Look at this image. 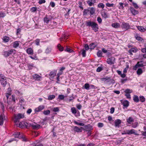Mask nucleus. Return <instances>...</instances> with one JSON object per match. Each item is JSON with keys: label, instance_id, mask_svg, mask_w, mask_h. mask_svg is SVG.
<instances>
[{"label": "nucleus", "instance_id": "1", "mask_svg": "<svg viewBox=\"0 0 146 146\" xmlns=\"http://www.w3.org/2000/svg\"><path fill=\"white\" fill-rule=\"evenodd\" d=\"M86 26L91 27L92 30L95 32H96L98 31L99 29L98 25L95 22L88 21L86 22Z\"/></svg>", "mask_w": 146, "mask_h": 146}, {"label": "nucleus", "instance_id": "2", "mask_svg": "<svg viewBox=\"0 0 146 146\" xmlns=\"http://www.w3.org/2000/svg\"><path fill=\"white\" fill-rule=\"evenodd\" d=\"M16 50H15L11 49L7 51H4L3 52V55L5 57H7L12 54H15Z\"/></svg>", "mask_w": 146, "mask_h": 146}, {"label": "nucleus", "instance_id": "3", "mask_svg": "<svg viewBox=\"0 0 146 146\" xmlns=\"http://www.w3.org/2000/svg\"><path fill=\"white\" fill-rule=\"evenodd\" d=\"M15 138H17L19 139L21 138L22 140L24 141H26V139L24 137V136L22 133H20L19 132H17L13 134Z\"/></svg>", "mask_w": 146, "mask_h": 146}, {"label": "nucleus", "instance_id": "4", "mask_svg": "<svg viewBox=\"0 0 146 146\" xmlns=\"http://www.w3.org/2000/svg\"><path fill=\"white\" fill-rule=\"evenodd\" d=\"M0 81L1 84L3 85V86L5 87L7 83L6 77L3 75L1 74H0Z\"/></svg>", "mask_w": 146, "mask_h": 146}, {"label": "nucleus", "instance_id": "5", "mask_svg": "<svg viewBox=\"0 0 146 146\" xmlns=\"http://www.w3.org/2000/svg\"><path fill=\"white\" fill-rule=\"evenodd\" d=\"M14 117L15 120V122L19 121L21 119L23 118L24 117V114L19 113L17 114H15Z\"/></svg>", "mask_w": 146, "mask_h": 146}, {"label": "nucleus", "instance_id": "6", "mask_svg": "<svg viewBox=\"0 0 146 146\" xmlns=\"http://www.w3.org/2000/svg\"><path fill=\"white\" fill-rule=\"evenodd\" d=\"M128 47H131V49L128 51L129 53L131 55H132L133 54L132 53H135L138 50L136 47L133 46L132 45H128Z\"/></svg>", "mask_w": 146, "mask_h": 146}, {"label": "nucleus", "instance_id": "7", "mask_svg": "<svg viewBox=\"0 0 146 146\" xmlns=\"http://www.w3.org/2000/svg\"><path fill=\"white\" fill-rule=\"evenodd\" d=\"M28 125L29 124L25 121L19 122L17 124V126L20 128H23L25 127H27L29 126Z\"/></svg>", "mask_w": 146, "mask_h": 146}, {"label": "nucleus", "instance_id": "8", "mask_svg": "<svg viewBox=\"0 0 146 146\" xmlns=\"http://www.w3.org/2000/svg\"><path fill=\"white\" fill-rule=\"evenodd\" d=\"M115 62V58L113 57L109 58L107 59V62L109 64H114Z\"/></svg>", "mask_w": 146, "mask_h": 146}, {"label": "nucleus", "instance_id": "9", "mask_svg": "<svg viewBox=\"0 0 146 146\" xmlns=\"http://www.w3.org/2000/svg\"><path fill=\"white\" fill-rule=\"evenodd\" d=\"M142 61H139L138 62L137 64L133 67V69L134 70H136L137 68L139 67H143L144 66L143 64L142 63Z\"/></svg>", "mask_w": 146, "mask_h": 146}, {"label": "nucleus", "instance_id": "10", "mask_svg": "<svg viewBox=\"0 0 146 146\" xmlns=\"http://www.w3.org/2000/svg\"><path fill=\"white\" fill-rule=\"evenodd\" d=\"M122 105L123 106V108H127L128 107V101L127 100H120Z\"/></svg>", "mask_w": 146, "mask_h": 146}, {"label": "nucleus", "instance_id": "11", "mask_svg": "<svg viewBox=\"0 0 146 146\" xmlns=\"http://www.w3.org/2000/svg\"><path fill=\"white\" fill-rule=\"evenodd\" d=\"M87 3L88 6L91 7L93 6L94 5V3H95V0H88L86 1Z\"/></svg>", "mask_w": 146, "mask_h": 146}, {"label": "nucleus", "instance_id": "12", "mask_svg": "<svg viewBox=\"0 0 146 146\" xmlns=\"http://www.w3.org/2000/svg\"><path fill=\"white\" fill-rule=\"evenodd\" d=\"M5 119V116L4 114H1L0 116V125H2L3 124Z\"/></svg>", "mask_w": 146, "mask_h": 146}, {"label": "nucleus", "instance_id": "13", "mask_svg": "<svg viewBox=\"0 0 146 146\" xmlns=\"http://www.w3.org/2000/svg\"><path fill=\"white\" fill-rule=\"evenodd\" d=\"M121 123V121L119 119H117L114 121L115 126L116 127H119Z\"/></svg>", "mask_w": 146, "mask_h": 146}, {"label": "nucleus", "instance_id": "14", "mask_svg": "<svg viewBox=\"0 0 146 146\" xmlns=\"http://www.w3.org/2000/svg\"><path fill=\"white\" fill-rule=\"evenodd\" d=\"M44 108V106L43 105H41L38 106V108H36L35 109V112H38L42 110Z\"/></svg>", "mask_w": 146, "mask_h": 146}, {"label": "nucleus", "instance_id": "15", "mask_svg": "<svg viewBox=\"0 0 146 146\" xmlns=\"http://www.w3.org/2000/svg\"><path fill=\"white\" fill-rule=\"evenodd\" d=\"M32 78L34 80L38 81L40 80L41 78V76L37 74L33 75L32 76Z\"/></svg>", "mask_w": 146, "mask_h": 146}, {"label": "nucleus", "instance_id": "16", "mask_svg": "<svg viewBox=\"0 0 146 146\" xmlns=\"http://www.w3.org/2000/svg\"><path fill=\"white\" fill-rule=\"evenodd\" d=\"M83 129V128L82 127L79 128L77 126H75L73 127V130L77 132H81L82 131V129Z\"/></svg>", "mask_w": 146, "mask_h": 146}, {"label": "nucleus", "instance_id": "17", "mask_svg": "<svg viewBox=\"0 0 146 146\" xmlns=\"http://www.w3.org/2000/svg\"><path fill=\"white\" fill-rule=\"evenodd\" d=\"M30 126L32 127L33 129H38L39 128L40 125L35 123L30 124Z\"/></svg>", "mask_w": 146, "mask_h": 146}, {"label": "nucleus", "instance_id": "18", "mask_svg": "<svg viewBox=\"0 0 146 146\" xmlns=\"http://www.w3.org/2000/svg\"><path fill=\"white\" fill-rule=\"evenodd\" d=\"M89 9L91 15H92L95 13L96 10L93 7H89Z\"/></svg>", "mask_w": 146, "mask_h": 146}, {"label": "nucleus", "instance_id": "19", "mask_svg": "<svg viewBox=\"0 0 146 146\" xmlns=\"http://www.w3.org/2000/svg\"><path fill=\"white\" fill-rule=\"evenodd\" d=\"M130 10L131 13L134 15H136L138 13V11L135 10L132 7L130 8Z\"/></svg>", "mask_w": 146, "mask_h": 146}, {"label": "nucleus", "instance_id": "20", "mask_svg": "<svg viewBox=\"0 0 146 146\" xmlns=\"http://www.w3.org/2000/svg\"><path fill=\"white\" fill-rule=\"evenodd\" d=\"M26 52L29 54L30 55H32L33 53V49L31 48H27L26 50Z\"/></svg>", "mask_w": 146, "mask_h": 146}, {"label": "nucleus", "instance_id": "21", "mask_svg": "<svg viewBox=\"0 0 146 146\" xmlns=\"http://www.w3.org/2000/svg\"><path fill=\"white\" fill-rule=\"evenodd\" d=\"M137 29L141 32H143L146 31V29L144 28L143 27L137 26Z\"/></svg>", "mask_w": 146, "mask_h": 146}, {"label": "nucleus", "instance_id": "22", "mask_svg": "<svg viewBox=\"0 0 146 146\" xmlns=\"http://www.w3.org/2000/svg\"><path fill=\"white\" fill-rule=\"evenodd\" d=\"M2 39L4 42H7L9 41V38L8 36H3Z\"/></svg>", "mask_w": 146, "mask_h": 146}, {"label": "nucleus", "instance_id": "23", "mask_svg": "<svg viewBox=\"0 0 146 146\" xmlns=\"http://www.w3.org/2000/svg\"><path fill=\"white\" fill-rule=\"evenodd\" d=\"M19 41H16L13 43V46L14 48H16L19 46Z\"/></svg>", "mask_w": 146, "mask_h": 146}, {"label": "nucleus", "instance_id": "24", "mask_svg": "<svg viewBox=\"0 0 146 146\" xmlns=\"http://www.w3.org/2000/svg\"><path fill=\"white\" fill-rule=\"evenodd\" d=\"M101 15L103 17L105 18L108 17V14L105 11H102L101 13Z\"/></svg>", "mask_w": 146, "mask_h": 146}, {"label": "nucleus", "instance_id": "25", "mask_svg": "<svg viewBox=\"0 0 146 146\" xmlns=\"http://www.w3.org/2000/svg\"><path fill=\"white\" fill-rule=\"evenodd\" d=\"M112 26L115 28H118L119 27L120 25L119 23H115L112 24Z\"/></svg>", "mask_w": 146, "mask_h": 146}, {"label": "nucleus", "instance_id": "26", "mask_svg": "<svg viewBox=\"0 0 146 146\" xmlns=\"http://www.w3.org/2000/svg\"><path fill=\"white\" fill-rule=\"evenodd\" d=\"M57 72L56 70H54L52 71L51 72L49 75V76L52 77H54L56 75Z\"/></svg>", "mask_w": 146, "mask_h": 146}, {"label": "nucleus", "instance_id": "27", "mask_svg": "<svg viewBox=\"0 0 146 146\" xmlns=\"http://www.w3.org/2000/svg\"><path fill=\"white\" fill-rule=\"evenodd\" d=\"M90 12L89 8L87 9H85L83 11V14L84 15H86L89 14Z\"/></svg>", "mask_w": 146, "mask_h": 146}, {"label": "nucleus", "instance_id": "28", "mask_svg": "<svg viewBox=\"0 0 146 146\" xmlns=\"http://www.w3.org/2000/svg\"><path fill=\"white\" fill-rule=\"evenodd\" d=\"M133 100L136 102H138L139 101L138 97L136 95H134L133 97Z\"/></svg>", "mask_w": 146, "mask_h": 146}, {"label": "nucleus", "instance_id": "29", "mask_svg": "<svg viewBox=\"0 0 146 146\" xmlns=\"http://www.w3.org/2000/svg\"><path fill=\"white\" fill-rule=\"evenodd\" d=\"M134 134L135 135H137V133L135 132V130L132 129L128 131V135Z\"/></svg>", "mask_w": 146, "mask_h": 146}, {"label": "nucleus", "instance_id": "30", "mask_svg": "<svg viewBox=\"0 0 146 146\" xmlns=\"http://www.w3.org/2000/svg\"><path fill=\"white\" fill-rule=\"evenodd\" d=\"M5 96L7 98V102L8 101L9 98L11 96V93L10 92H6L5 94Z\"/></svg>", "mask_w": 146, "mask_h": 146}, {"label": "nucleus", "instance_id": "31", "mask_svg": "<svg viewBox=\"0 0 146 146\" xmlns=\"http://www.w3.org/2000/svg\"><path fill=\"white\" fill-rule=\"evenodd\" d=\"M102 79L103 80H105V81L108 80V82L111 81L112 82L113 81L112 79H110V78L106 77L105 78H102Z\"/></svg>", "mask_w": 146, "mask_h": 146}, {"label": "nucleus", "instance_id": "32", "mask_svg": "<svg viewBox=\"0 0 146 146\" xmlns=\"http://www.w3.org/2000/svg\"><path fill=\"white\" fill-rule=\"evenodd\" d=\"M52 110L54 112H58L59 111V108L57 107L52 108Z\"/></svg>", "mask_w": 146, "mask_h": 146}, {"label": "nucleus", "instance_id": "33", "mask_svg": "<svg viewBox=\"0 0 146 146\" xmlns=\"http://www.w3.org/2000/svg\"><path fill=\"white\" fill-rule=\"evenodd\" d=\"M141 51L143 53H146V43L144 44V48H141Z\"/></svg>", "mask_w": 146, "mask_h": 146}, {"label": "nucleus", "instance_id": "34", "mask_svg": "<svg viewBox=\"0 0 146 146\" xmlns=\"http://www.w3.org/2000/svg\"><path fill=\"white\" fill-rule=\"evenodd\" d=\"M55 96L54 95H50L48 97V100H51L55 98Z\"/></svg>", "mask_w": 146, "mask_h": 146}, {"label": "nucleus", "instance_id": "35", "mask_svg": "<svg viewBox=\"0 0 146 146\" xmlns=\"http://www.w3.org/2000/svg\"><path fill=\"white\" fill-rule=\"evenodd\" d=\"M89 49H92L94 48L95 47V45L94 43H92L90 44L89 45Z\"/></svg>", "mask_w": 146, "mask_h": 146}, {"label": "nucleus", "instance_id": "36", "mask_svg": "<svg viewBox=\"0 0 146 146\" xmlns=\"http://www.w3.org/2000/svg\"><path fill=\"white\" fill-rule=\"evenodd\" d=\"M143 73V70H142L141 68L138 69L137 71V73L138 75H140L142 74Z\"/></svg>", "mask_w": 146, "mask_h": 146}, {"label": "nucleus", "instance_id": "37", "mask_svg": "<svg viewBox=\"0 0 146 146\" xmlns=\"http://www.w3.org/2000/svg\"><path fill=\"white\" fill-rule=\"evenodd\" d=\"M71 112L72 113L75 114L77 113V111L74 107H72L71 108Z\"/></svg>", "mask_w": 146, "mask_h": 146}, {"label": "nucleus", "instance_id": "38", "mask_svg": "<svg viewBox=\"0 0 146 146\" xmlns=\"http://www.w3.org/2000/svg\"><path fill=\"white\" fill-rule=\"evenodd\" d=\"M74 123L76 124V125H78L80 126H83L84 125V124L82 123H78L76 121L74 120Z\"/></svg>", "mask_w": 146, "mask_h": 146}, {"label": "nucleus", "instance_id": "39", "mask_svg": "<svg viewBox=\"0 0 146 146\" xmlns=\"http://www.w3.org/2000/svg\"><path fill=\"white\" fill-rule=\"evenodd\" d=\"M50 111L49 110H44L43 112V114L45 115H48L50 114Z\"/></svg>", "mask_w": 146, "mask_h": 146}, {"label": "nucleus", "instance_id": "40", "mask_svg": "<svg viewBox=\"0 0 146 146\" xmlns=\"http://www.w3.org/2000/svg\"><path fill=\"white\" fill-rule=\"evenodd\" d=\"M90 85L86 83L84 85V88L87 90L90 89Z\"/></svg>", "mask_w": 146, "mask_h": 146}, {"label": "nucleus", "instance_id": "41", "mask_svg": "<svg viewBox=\"0 0 146 146\" xmlns=\"http://www.w3.org/2000/svg\"><path fill=\"white\" fill-rule=\"evenodd\" d=\"M133 119L131 117H129L128 118V124H131L133 122Z\"/></svg>", "mask_w": 146, "mask_h": 146}, {"label": "nucleus", "instance_id": "42", "mask_svg": "<svg viewBox=\"0 0 146 146\" xmlns=\"http://www.w3.org/2000/svg\"><path fill=\"white\" fill-rule=\"evenodd\" d=\"M57 46L59 50L61 51H62L63 50V48L61 46L60 44H58Z\"/></svg>", "mask_w": 146, "mask_h": 146}, {"label": "nucleus", "instance_id": "43", "mask_svg": "<svg viewBox=\"0 0 146 146\" xmlns=\"http://www.w3.org/2000/svg\"><path fill=\"white\" fill-rule=\"evenodd\" d=\"M44 22L46 23H48L49 21H50V19L48 18L46 16V17L44 18Z\"/></svg>", "mask_w": 146, "mask_h": 146}, {"label": "nucleus", "instance_id": "44", "mask_svg": "<svg viewBox=\"0 0 146 146\" xmlns=\"http://www.w3.org/2000/svg\"><path fill=\"white\" fill-rule=\"evenodd\" d=\"M64 98V96L63 95H59L58 96V99H59L60 100H63Z\"/></svg>", "mask_w": 146, "mask_h": 146}, {"label": "nucleus", "instance_id": "45", "mask_svg": "<svg viewBox=\"0 0 146 146\" xmlns=\"http://www.w3.org/2000/svg\"><path fill=\"white\" fill-rule=\"evenodd\" d=\"M82 56L83 57H85L86 56V50H84V49H83L82 50Z\"/></svg>", "mask_w": 146, "mask_h": 146}, {"label": "nucleus", "instance_id": "46", "mask_svg": "<svg viewBox=\"0 0 146 146\" xmlns=\"http://www.w3.org/2000/svg\"><path fill=\"white\" fill-rule=\"evenodd\" d=\"M98 7L99 8H102L103 9L104 7V4L102 3H100L98 4Z\"/></svg>", "mask_w": 146, "mask_h": 146}, {"label": "nucleus", "instance_id": "47", "mask_svg": "<svg viewBox=\"0 0 146 146\" xmlns=\"http://www.w3.org/2000/svg\"><path fill=\"white\" fill-rule=\"evenodd\" d=\"M102 70L103 68L102 67H99L97 68L96 71L98 72H99Z\"/></svg>", "mask_w": 146, "mask_h": 146}, {"label": "nucleus", "instance_id": "48", "mask_svg": "<svg viewBox=\"0 0 146 146\" xmlns=\"http://www.w3.org/2000/svg\"><path fill=\"white\" fill-rule=\"evenodd\" d=\"M140 100L142 102H143L145 101V99L143 96H141L140 97Z\"/></svg>", "mask_w": 146, "mask_h": 146}, {"label": "nucleus", "instance_id": "49", "mask_svg": "<svg viewBox=\"0 0 146 146\" xmlns=\"http://www.w3.org/2000/svg\"><path fill=\"white\" fill-rule=\"evenodd\" d=\"M5 16V13L2 12H0V17H4Z\"/></svg>", "mask_w": 146, "mask_h": 146}, {"label": "nucleus", "instance_id": "50", "mask_svg": "<svg viewBox=\"0 0 146 146\" xmlns=\"http://www.w3.org/2000/svg\"><path fill=\"white\" fill-rule=\"evenodd\" d=\"M102 52L101 51L99 50L97 52V55L98 56L100 57L102 56Z\"/></svg>", "mask_w": 146, "mask_h": 146}, {"label": "nucleus", "instance_id": "51", "mask_svg": "<svg viewBox=\"0 0 146 146\" xmlns=\"http://www.w3.org/2000/svg\"><path fill=\"white\" fill-rule=\"evenodd\" d=\"M78 4L79 5V7L82 9H83V7L82 6V2L80 1H79L78 2Z\"/></svg>", "mask_w": 146, "mask_h": 146}, {"label": "nucleus", "instance_id": "52", "mask_svg": "<svg viewBox=\"0 0 146 146\" xmlns=\"http://www.w3.org/2000/svg\"><path fill=\"white\" fill-rule=\"evenodd\" d=\"M51 51V49L50 48H47L45 50V52L47 53H50Z\"/></svg>", "mask_w": 146, "mask_h": 146}, {"label": "nucleus", "instance_id": "53", "mask_svg": "<svg viewBox=\"0 0 146 146\" xmlns=\"http://www.w3.org/2000/svg\"><path fill=\"white\" fill-rule=\"evenodd\" d=\"M106 5L107 6L110 7H113L114 5V4L113 3L110 4L109 3H106Z\"/></svg>", "mask_w": 146, "mask_h": 146}, {"label": "nucleus", "instance_id": "54", "mask_svg": "<svg viewBox=\"0 0 146 146\" xmlns=\"http://www.w3.org/2000/svg\"><path fill=\"white\" fill-rule=\"evenodd\" d=\"M36 10V8L35 7H33L31 9V11L32 12H35Z\"/></svg>", "mask_w": 146, "mask_h": 146}, {"label": "nucleus", "instance_id": "55", "mask_svg": "<svg viewBox=\"0 0 146 146\" xmlns=\"http://www.w3.org/2000/svg\"><path fill=\"white\" fill-rule=\"evenodd\" d=\"M132 3L133 5L134 6V7L135 8L137 9L138 8V6L136 3L133 2H132Z\"/></svg>", "mask_w": 146, "mask_h": 146}, {"label": "nucleus", "instance_id": "56", "mask_svg": "<svg viewBox=\"0 0 146 146\" xmlns=\"http://www.w3.org/2000/svg\"><path fill=\"white\" fill-rule=\"evenodd\" d=\"M40 40L39 39H37L35 40L36 44L37 45H39V43L40 42Z\"/></svg>", "mask_w": 146, "mask_h": 146}, {"label": "nucleus", "instance_id": "57", "mask_svg": "<svg viewBox=\"0 0 146 146\" xmlns=\"http://www.w3.org/2000/svg\"><path fill=\"white\" fill-rule=\"evenodd\" d=\"M46 1L45 0H40L38 2V3L40 4L45 3Z\"/></svg>", "mask_w": 146, "mask_h": 146}, {"label": "nucleus", "instance_id": "58", "mask_svg": "<svg viewBox=\"0 0 146 146\" xmlns=\"http://www.w3.org/2000/svg\"><path fill=\"white\" fill-rule=\"evenodd\" d=\"M19 102L21 104H23L25 100L23 97H21Z\"/></svg>", "mask_w": 146, "mask_h": 146}, {"label": "nucleus", "instance_id": "59", "mask_svg": "<svg viewBox=\"0 0 146 146\" xmlns=\"http://www.w3.org/2000/svg\"><path fill=\"white\" fill-rule=\"evenodd\" d=\"M136 38L137 40H139L141 41L143 40V39L141 38L140 36H137L136 37Z\"/></svg>", "mask_w": 146, "mask_h": 146}, {"label": "nucleus", "instance_id": "60", "mask_svg": "<svg viewBox=\"0 0 146 146\" xmlns=\"http://www.w3.org/2000/svg\"><path fill=\"white\" fill-rule=\"evenodd\" d=\"M50 5L52 7H54L55 6V3L53 2H51L50 3Z\"/></svg>", "mask_w": 146, "mask_h": 146}, {"label": "nucleus", "instance_id": "61", "mask_svg": "<svg viewBox=\"0 0 146 146\" xmlns=\"http://www.w3.org/2000/svg\"><path fill=\"white\" fill-rule=\"evenodd\" d=\"M97 20L99 23H102V20L100 17H98L97 18Z\"/></svg>", "mask_w": 146, "mask_h": 146}, {"label": "nucleus", "instance_id": "62", "mask_svg": "<svg viewBox=\"0 0 146 146\" xmlns=\"http://www.w3.org/2000/svg\"><path fill=\"white\" fill-rule=\"evenodd\" d=\"M86 50H87L89 49V46L87 44H86L84 46Z\"/></svg>", "mask_w": 146, "mask_h": 146}, {"label": "nucleus", "instance_id": "63", "mask_svg": "<svg viewBox=\"0 0 146 146\" xmlns=\"http://www.w3.org/2000/svg\"><path fill=\"white\" fill-rule=\"evenodd\" d=\"M90 89L91 88V89H95L96 88V87L95 86H94V85H93L91 84V85H90Z\"/></svg>", "mask_w": 146, "mask_h": 146}, {"label": "nucleus", "instance_id": "64", "mask_svg": "<svg viewBox=\"0 0 146 146\" xmlns=\"http://www.w3.org/2000/svg\"><path fill=\"white\" fill-rule=\"evenodd\" d=\"M32 111L31 109H29L27 111V113L28 114H30Z\"/></svg>", "mask_w": 146, "mask_h": 146}]
</instances>
